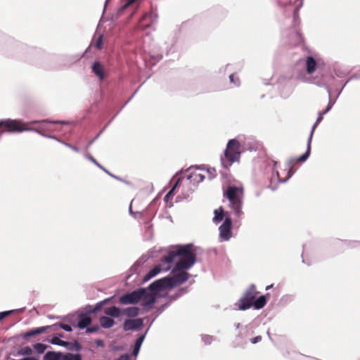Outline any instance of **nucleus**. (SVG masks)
Here are the masks:
<instances>
[{
	"label": "nucleus",
	"mask_w": 360,
	"mask_h": 360,
	"mask_svg": "<svg viewBox=\"0 0 360 360\" xmlns=\"http://www.w3.org/2000/svg\"><path fill=\"white\" fill-rule=\"evenodd\" d=\"M110 300H111V298H107L103 301H101V302L96 303V304L95 306H94L91 313H96L98 311H99L103 307V306L105 304H106L108 301H110Z\"/></svg>",
	"instance_id": "obj_31"
},
{
	"label": "nucleus",
	"mask_w": 360,
	"mask_h": 360,
	"mask_svg": "<svg viewBox=\"0 0 360 360\" xmlns=\"http://www.w3.org/2000/svg\"><path fill=\"white\" fill-rule=\"evenodd\" d=\"M333 108V105L331 104L328 103V105L325 110L323 111V113L326 115L328 112H329L331 108Z\"/></svg>",
	"instance_id": "obj_56"
},
{
	"label": "nucleus",
	"mask_w": 360,
	"mask_h": 360,
	"mask_svg": "<svg viewBox=\"0 0 360 360\" xmlns=\"http://www.w3.org/2000/svg\"><path fill=\"white\" fill-rule=\"evenodd\" d=\"M262 340V337L260 335H258L252 339H251V342L252 344H256Z\"/></svg>",
	"instance_id": "obj_46"
},
{
	"label": "nucleus",
	"mask_w": 360,
	"mask_h": 360,
	"mask_svg": "<svg viewBox=\"0 0 360 360\" xmlns=\"http://www.w3.org/2000/svg\"><path fill=\"white\" fill-rule=\"evenodd\" d=\"M202 340L205 343V345H210L214 340V338L209 335H202Z\"/></svg>",
	"instance_id": "obj_35"
},
{
	"label": "nucleus",
	"mask_w": 360,
	"mask_h": 360,
	"mask_svg": "<svg viewBox=\"0 0 360 360\" xmlns=\"http://www.w3.org/2000/svg\"><path fill=\"white\" fill-rule=\"evenodd\" d=\"M23 359H24V360H39L37 358L34 357V356H27V357H25Z\"/></svg>",
	"instance_id": "obj_61"
},
{
	"label": "nucleus",
	"mask_w": 360,
	"mask_h": 360,
	"mask_svg": "<svg viewBox=\"0 0 360 360\" xmlns=\"http://www.w3.org/2000/svg\"><path fill=\"white\" fill-rule=\"evenodd\" d=\"M333 108V105L331 104L328 103V105L325 110L323 111V113L326 115L328 112H329L331 108Z\"/></svg>",
	"instance_id": "obj_55"
},
{
	"label": "nucleus",
	"mask_w": 360,
	"mask_h": 360,
	"mask_svg": "<svg viewBox=\"0 0 360 360\" xmlns=\"http://www.w3.org/2000/svg\"><path fill=\"white\" fill-rule=\"evenodd\" d=\"M268 164H269V167H271L272 172L275 174V175L276 176L278 181L279 182L285 183L294 174V171H292V169L288 168L287 176L284 179H281L279 176L278 171L276 169L277 162H276L273 160H270L268 161Z\"/></svg>",
	"instance_id": "obj_13"
},
{
	"label": "nucleus",
	"mask_w": 360,
	"mask_h": 360,
	"mask_svg": "<svg viewBox=\"0 0 360 360\" xmlns=\"http://www.w3.org/2000/svg\"><path fill=\"white\" fill-rule=\"evenodd\" d=\"M142 319H127L123 325L124 330H139L143 326Z\"/></svg>",
	"instance_id": "obj_14"
},
{
	"label": "nucleus",
	"mask_w": 360,
	"mask_h": 360,
	"mask_svg": "<svg viewBox=\"0 0 360 360\" xmlns=\"http://www.w3.org/2000/svg\"><path fill=\"white\" fill-rule=\"evenodd\" d=\"M24 125L25 124L20 120L6 119L0 120V127H4L7 128L6 131L10 133H20L22 131L39 132V130L35 129L25 128Z\"/></svg>",
	"instance_id": "obj_6"
},
{
	"label": "nucleus",
	"mask_w": 360,
	"mask_h": 360,
	"mask_svg": "<svg viewBox=\"0 0 360 360\" xmlns=\"http://www.w3.org/2000/svg\"><path fill=\"white\" fill-rule=\"evenodd\" d=\"M120 360H130V356L129 354H123L121 356Z\"/></svg>",
	"instance_id": "obj_60"
},
{
	"label": "nucleus",
	"mask_w": 360,
	"mask_h": 360,
	"mask_svg": "<svg viewBox=\"0 0 360 360\" xmlns=\"http://www.w3.org/2000/svg\"><path fill=\"white\" fill-rule=\"evenodd\" d=\"M240 144L235 139L228 141L224 156L221 157V164L225 169H228L233 163L238 162L240 158Z\"/></svg>",
	"instance_id": "obj_2"
},
{
	"label": "nucleus",
	"mask_w": 360,
	"mask_h": 360,
	"mask_svg": "<svg viewBox=\"0 0 360 360\" xmlns=\"http://www.w3.org/2000/svg\"><path fill=\"white\" fill-rule=\"evenodd\" d=\"M193 244H186L182 245H176L172 250L168 251L167 256L162 258V263L170 264L174 262L176 257L179 258L173 269L172 272L179 271L174 274L173 276H166L157 280L149 285L151 290H161L169 288H172L178 286L186 282L190 274L184 271L190 269L195 263L196 255L192 251Z\"/></svg>",
	"instance_id": "obj_1"
},
{
	"label": "nucleus",
	"mask_w": 360,
	"mask_h": 360,
	"mask_svg": "<svg viewBox=\"0 0 360 360\" xmlns=\"http://www.w3.org/2000/svg\"><path fill=\"white\" fill-rule=\"evenodd\" d=\"M333 108V105L331 104L328 103V105L325 110L323 111V113L326 115L328 112H329L331 108Z\"/></svg>",
	"instance_id": "obj_57"
},
{
	"label": "nucleus",
	"mask_w": 360,
	"mask_h": 360,
	"mask_svg": "<svg viewBox=\"0 0 360 360\" xmlns=\"http://www.w3.org/2000/svg\"><path fill=\"white\" fill-rule=\"evenodd\" d=\"M157 19H158V14L155 12H151L148 14L145 15L143 17L141 22L149 20L150 22L148 24L142 25H141L143 29L150 27L153 23H155L157 21Z\"/></svg>",
	"instance_id": "obj_19"
},
{
	"label": "nucleus",
	"mask_w": 360,
	"mask_h": 360,
	"mask_svg": "<svg viewBox=\"0 0 360 360\" xmlns=\"http://www.w3.org/2000/svg\"><path fill=\"white\" fill-rule=\"evenodd\" d=\"M256 295V287L254 284H252L235 304V306L238 309L242 311L250 309L252 306V302L255 299Z\"/></svg>",
	"instance_id": "obj_4"
},
{
	"label": "nucleus",
	"mask_w": 360,
	"mask_h": 360,
	"mask_svg": "<svg viewBox=\"0 0 360 360\" xmlns=\"http://www.w3.org/2000/svg\"><path fill=\"white\" fill-rule=\"evenodd\" d=\"M215 169H208L207 172L210 174V177L212 178L215 176Z\"/></svg>",
	"instance_id": "obj_50"
},
{
	"label": "nucleus",
	"mask_w": 360,
	"mask_h": 360,
	"mask_svg": "<svg viewBox=\"0 0 360 360\" xmlns=\"http://www.w3.org/2000/svg\"><path fill=\"white\" fill-rule=\"evenodd\" d=\"M33 348L38 354H43L47 349V345L42 343H36L33 345Z\"/></svg>",
	"instance_id": "obj_30"
},
{
	"label": "nucleus",
	"mask_w": 360,
	"mask_h": 360,
	"mask_svg": "<svg viewBox=\"0 0 360 360\" xmlns=\"http://www.w3.org/2000/svg\"><path fill=\"white\" fill-rule=\"evenodd\" d=\"M91 318L87 313H81L79 315V321L77 323V327L79 329H84L88 327L91 323Z\"/></svg>",
	"instance_id": "obj_16"
},
{
	"label": "nucleus",
	"mask_w": 360,
	"mask_h": 360,
	"mask_svg": "<svg viewBox=\"0 0 360 360\" xmlns=\"http://www.w3.org/2000/svg\"><path fill=\"white\" fill-rule=\"evenodd\" d=\"M323 115H324V114L323 113V112L319 113L316 121L312 126L311 131H310V134H311V136H313L314 132L315 129L316 128L317 125L322 121Z\"/></svg>",
	"instance_id": "obj_32"
},
{
	"label": "nucleus",
	"mask_w": 360,
	"mask_h": 360,
	"mask_svg": "<svg viewBox=\"0 0 360 360\" xmlns=\"http://www.w3.org/2000/svg\"><path fill=\"white\" fill-rule=\"evenodd\" d=\"M214 214V217L213 218V221L215 224H218L221 221L225 216L224 210L221 207H219L218 210H215Z\"/></svg>",
	"instance_id": "obj_26"
},
{
	"label": "nucleus",
	"mask_w": 360,
	"mask_h": 360,
	"mask_svg": "<svg viewBox=\"0 0 360 360\" xmlns=\"http://www.w3.org/2000/svg\"><path fill=\"white\" fill-rule=\"evenodd\" d=\"M232 221L230 217L226 216L222 224L219 227V238L228 241L231 237Z\"/></svg>",
	"instance_id": "obj_9"
},
{
	"label": "nucleus",
	"mask_w": 360,
	"mask_h": 360,
	"mask_svg": "<svg viewBox=\"0 0 360 360\" xmlns=\"http://www.w3.org/2000/svg\"><path fill=\"white\" fill-rule=\"evenodd\" d=\"M59 327L60 328H62L63 330L67 331V332H70L72 331V327L70 326V325H68V324H64V323H60L58 324Z\"/></svg>",
	"instance_id": "obj_42"
},
{
	"label": "nucleus",
	"mask_w": 360,
	"mask_h": 360,
	"mask_svg": "<svg viewBox=\"0 0 360 360\" xmlns=\"http://www.w3.org/2000/svg\"><path fill=\"white\" fill-rule=\"evenodd\" d=\"M148 330V328L147 329V330L146 331V333L141 335H140L136 340L135 342V344L134 345L136 346H139V347H141L142 344H143V342L145 339V337H146V334L147 333V331Z\"/></svg>",
	"instance_id": "obj_36"
},
{
	"label": "nucleus",
	"mask_w": 360,
	"mask_h": 360,
	"mask_svg": "<svg viewBox=\"0 0 360 360\" xmlns=\"http://www.w3.org/2000/svg\"><path fill=\"white\" fill-rule=\"evenodd\" d=\"M160 290H151L149 288H145V294L141 297L142 306L146 310H148L152 308V306L156 301V297Z\"/></svg>",
	"instance_id": "obj_8"
},
{
	"label": "nucleus",
	"mask_w": 360,
	"mask_h": 360,
	"mask_svg": "<svg viewBox=\"0 0 360 360\" xmlns=\"http://www.w3.org/2000/svg\"><path fill=\"white\" fill-rule=\"evenodd\" d=\"M32 349H31V347H30L28 346L22 347L19 352L20 354L26 355V356H29V355L32 354Z\"/></svg>",
	"instance_id": "obj_34"
},
{
	"label": "nucleus",
	"mask_w": 360,
	"mask_h": 360,
	"mask_svg": "<svg viewBox=\"0 0 360 360\" xmlns=\"http://www.w3.org/2000/svg\"><path fill=\"white\" fill-rule=\"evenodd\" d=\"M171 269L169 264L162 263L161 264L156 265L154 268L150 269L143 277V281L146 282L150 280L152 278L157 276L161 271H167Z\"/></svg>",
	"instance_id": "obj_10"
},
{
	"label": "nucleus",
	"mask_w": 360,
	"mask_h": 360,
	"mask_svg": "<svg viewBox=\"0 0 360 360\" xmlns=\"http://www.w3.org/2000/svg\"><path fill=\"white\" fill-rule=\"evenodd\" d=\"M331 79H333V76L326 77V76H323V75H317V76H316V77H314V78L310 77H305L304 79V81L306 83L315 84L320 87H325L328 94V98H329L328 103L331 104L333 106V105L335 103V99L333 101L332 98H331V87H330V84L329 83V81Z\"/></svg>",
	"instance_id": "obj_5"
},
{
	"label": "nucleus",
	"mask_w": 360,
	"mask_h": 360,
	"mask_svg": "<svg viewBox=\"0 0 360 360\" xmlns=\"http://www.w3.org/2000/svg\"><path fill=\"white\" fill-rule=\"evenodd\" d=\"M226 198L229 200L230 207L233 210V214L238 218L243 214V191L240 188L236 186H229L225 193Z\"/></svg>",
	"instance_id": "obj_3"
},
{
	"label": "nucleus",
	"mask_w": 360,
	"mask_h": 360,
	"mask_svg": "<svg viewBox=\"0 0 360 360\" xmlns=\"http://www.w3.org/2000/svg\"><path fill=\"white\" fill-rule=\"evenodd\" d=\"M63 354L60 352H48L44 356V360H63Z\"/></svg>",
	"instance_id": "obj_23"
},
{
	"label": "nucleus",
	"mask_w": 360,
	"mask_h": 360,
	"mask_svg": "<svg viewBox=\"0 0 360 360\" xmlns=\"http://www.w3.org/2000/svg\"><path fill=\"white\" fill-rule=\"evenodd\" d=\"M139 309L136 307H130L122 309V314L130 318H134L138 316Z\"/></svg>",
	"instance_id": "obj_24"
},
{
	"label": "nucleus",
	"mask_w": 360,
	"mask_h": 360,
	"mask_svg": "<svg viewBox=\"0 0 360 360\" xmlns=\"http://www.w3.org/2000/svg\"><path fill=\"white\" fill-rule=\"evenodd\" d=\"M50 342L55 345L62 346V347H67L69 345L68 342L63 341L60 340L58 337H53L50 340Z\"/></svg>",
	"instance_id": "obj_28"
},
{
	"label": "nucleus",
	"mask_w": 360,
	"mask_h": 360,
	"mask_svg": "<svg viewBox=\"0 0 360 360\" xmlns=\"http://www.w3.org/2000/svg\"><path fill=\"white\" fill-rule=\"evenodd\" d=\"M100 324L103 328L108 329L110 328L115 325V321L108 316H104L100 318Z\"/></svg>",
	"instance_id": "obj_22"
},
{
	"label": "nucleus",
	"mask_w": 360,
	"mask_h": 360,
	"mask_svg": "<svg viewBox=\"0 0 360 360\" xmlns=\"http://www.w3.org/2000/svg\"><path fill=\"white\" fill-rule=\"evenodd\" d=\"M131 216L134 219H139L141 217H142V212H134V214H131Z\"/></svg>",
	"instance_id": "obj_49"
},
{
	"label": "nucleus",
	"mask_w": 360,
	"mask_h": 360,
	"mask_svg": "<svg viewBox=\"0 0 360 360\" xmlns=\"http://www.w3.org/2000/svg\"><path fill=\"white\" fill-rule=\"evenodd\" d=\"M95 165H96L98 168H100L101 169H102L103 171H104L105 172L106 171V169L105 167H103L101 164H99L98 162H97V164H96Z\"/></svg>",
	"instance_id": "obj_63"
},
{
	"label": "nucleus",
	"mask_w": 360,
	"mask_h": 360,
	"mask_svg": "<svg viewBox=\"0 0 360 360\" xmlns=\"http://www.w3.org/2000/svg\"><path fill=\"white\" fill-rule=\"evenodd\" d=\"M136 0H126L125 4L122 6V9H125L132 5Z\"/></svg>",
	"instance_id": "obj_44"
},
{
	"label": "nucleus",
	"mask_w": 360,
	"mask_h": 360,
	"mask_svg": "<svg viewBox=\"0 0 360 360\" xmlns=\"http://www.w3.org/2000/svg\"><path fill=\"white\" fill-rule=\"evenodd\" d=\"M334 73L338 77H342L346 74V70H342L340 68H335Z\"/></svg>",
	"instance_id": "obj_38"
},
{
	"label": "nucleus",
	"mask_w": 360,
	"mask_h": 360,
	"mask_svg": "<svg viewBox=\"0 0 360 360\" xmlns=\"http://www.w3.org/2000/svg\"><path fill=\"white\" fill-rule=\"evenodd\" d=\"M333 108V105L331 104L328 103V105L325 110L323 111V113L326 115L328 112H329L331 108Z\"/></svg>",
	"instance_id": "obj_54"
},
{
	"label": "nucleus",
	"mask_w": 360,
	"mask_h": 360,
	"mask_svg": "<svg viewBox=\"0 0 360 360\" xmlns=\"http://www.w3.org/2000/svg\"><path fill=\"white\" fill-rule=\"evenodd\" d=\"M49 327L50 326H42V327H39V328H32V329L27 331L26 333H23L22 335V338L23 339H27L29 338L35 336L37 335L44 333L47 330V329L49 328Z\"/></svg>",
	"instance_id": "obj_17"
},
{
	"label": "nucleus",
	"mask_w": 360,
	"mask_h": 360,
	"mask_svg": "<svg viewBox=\"0 0 360 360\" xmlns=\"http://www.w3.org/2000/svg\"><path fill=\"white\" fill-rule=\"evenodd\" d=\"M333 108V105L331 104L328 103V105L325 110L323 111V113L326 115L328 112H329L331 108Z\"/></svg>",
	"instance_id": "obj_58"
},
{
	"label": "nucleus",
	"mask_w": 360,
	"mask_h": 360,
	"mask_svg": "<svg viewBox=\"0 0 360 360\" xmlns=\"http://www.w3.org/2000/svg\"><path fill=\"white\" fill-rule=\"evenodd\" d=\"M95 165H96L98 168H100L101 169H102L103 171H104L105 172L106 171V169L105 167H103L101 164H99L98 162H97V164H96Z\"/></svg>",
	"instance_id": "obj_64"
},
{
	"label": "nucleus",
	"mask_w": 360,
	"mask_h": 360,
	"mask_svg": "<svg viewBox=\"0 0 360 360\" xmlns=\"http://www.w3.org/2000/svg\"><path fill=\"white\" fill-rule=\"evenodd\" d=\"M295 4H297V8H295L294 11V15H296L300 8L302 6L303 4V0H296Z\"/></svg>",
	"instance_id": "obj_43"
},
{
	"label": "nucleus",
	"mask_w": 360,
	"mask_h": 360,
	"mask_svg": "<svg viewBox=\"0 0 360 360\" xmlns=\"http://www.w3.org/2000/svg\"><path fill=\"white\" fill-rule=\"evenodd\" d=\"M63 360H82V356L79 354L67 353L63 354Z\"/></svg>",
	"instance_id": "obj_29"
},
{
	"label": "nucleus",
	"mask_w": 360,
	"mask_h": 360,
	"mask_svg": "<svg viewBox=\"0 0 360 360\" xmlns=\"http://www.w3.org/2000/svg\"><path fill=\"white\" fill-rule=\"evenodd\" d=\"M102 44H103V35H100L96 42H95V44H94V46L98 49H102Z\"/></svg>",
	"instance_id": "obj_37"
},
{
	"label": "nucleus",
	"mask_w": 360,
	"mask_h": 360,
	"mask_svg": "<svg viewBox=\"0 0 360 360\" xmlns=\"http://www.w3.org/2000/svg\"><path fill=\"white\" fill-rule=\"evenodd\" d=\"M145 294V288H139L131 292L122 295L119 297V302L121 304H135L141 301V297Z\"/></svg>",
	"instance_id": "obj_7"
},
{
	"label": "nucleus",
	"mask_w": 360,
	"mask_h": 360,
	"mask_svg": "<svg viewBox=\"0 0 360 360\" xmlns=\"http://www.w3.org/2000/svg\"><path fill=\"white\" fill-rule=\"evenodd\" d=\"M91 70L100 80H103L104 79V68L99 61H96L93 63Z\"/></svg>",
	"instance_id": "obj_18"
},
{
	"label": "nucleus",
	"mask_w": 360,
	"mask_h": 360,
	"mask_svg": "<svg viewBox=\"0 0 360 360\" xmlns=\"http://www.w3.org/2000/svg\"><path fill=\"white\" fill-rule=\"evenodd\" d=\"M266 304V300L265 296L262 295L259 297H258L257 299L254 300L252 307H253L256 309H260L263 308Z\"/></svg>",
	"instance_id": "obj_25"
},
{
	"label": "nucleus",
	"mask_w": 360,
	"mask_h": 360,
	"mask_svg": "<svg viewBox=\"0 0 360 360\" xmlns=\"http://www.w3.org/2000/svg\"><path fill=\"white\" fill-rule=\"evenodd\" d=\"M14 311H15V310H9V311H5L0 312V321L4 319L6 316L11 314Z\"/></svg>",
	"instance_id": "obj_41"
},
{
	"label": "nucleus",
	"mask_w": 360,
	"mask_h": 360,
	"mask_svg": "<svg viewBox=\"0 0 360 360\" xmlns=\"http://www.w3.org/2000/svg\"><path fill=\"white\" fill-rule=\"evenodd\" d=\"M68 148L72 149L73 151L78 153L79 151V148L72 144L70 146H68Z\"/></svg>",
	"instance_id": "obj_59"
},
{
	"label": "nucleus",
	"mask_w": 360,
	"mask_h": 360,
	"mask_svg": "<svg viewBox=\"0 0 360 360\" xmlns=\"http://www.w3.org/2000/svg\"><path fill=\"white\" fill-rule=\"evenodd\" d=\"M84 155L85 158H86L87 160L91 161L94 165L97 164L96 160L91 154H89L88 152H85Z\"/></svg>",
	"instance_id": "obj_39"
},
{
	"label": "nucleus",
	"mask_w": 360,
	"mask_h": 360,
	"mask_svg": "<svg viewBox=\"0 0 360 360\" xmlns=\"http://www.w3.org/2000/svg\"><path fill=\"white\" fill-rule=\"evenodd\" d=\"M178 182L172 188V189L167 193V196H170L173 194L174 190L176 189L177 186Z\"/></svg>",
	"instance_id": "obj_52"
},
{
	"label": "nucleus",
	"mask_w": 360,
	"mask_h": 360,
	"mask_svg": "<svg viewBox=\"0 0 360 360\" xmlns=\"http://www.w3.org/2000/svg\"><path fill=\"white\" fill-rule=\"evenodd\" d=\"M93 308H94V306H91V305H87V306L86 307V308H85V309H86V312H85V313H87L88 314H92V313H91V311H92Z\"/></svg>",
	"instance_id": "obj_51"
},
{
	"label": "nucleus",
	"mask_w": 360,
	"mask_h": 360,
	"mask_svg": "<svg viewBox=\"0 0 360 360\" xmlns=\"http://www.w3.org/2000/svg\"><path fill=\"white\" fill-rule=\"evenodd\" d=\"M317 66H318V63H317V61L315 60V58L312 56H307L305 58V68H306V71H307V73L308 75H304L302 78V81L305 82L304 81V79L305 77H310L314 78V77L311 76V75L313 74L316 71Z\"/></svg>",
	"instance_id": "obj_12"
},
{
	"label": "nucleus",
	"mask_w": 360,
	"mask_h": 360,
	"mask_svg": "<svg viewBox=\"0 0 360 360\" xmlns=\"http://www.w3.org/2000/svg\"><path fill=\"white\" fill-rule=\"evenodd\" d=\"M104 313L108 316L112 318H118L122 314V309L117 307L113 306L109 308H105L104 309Z\"/></svg>",
	"instance_id": "obj_20"
},
{
	"label": "nucleus",
	"mask_w": 360,
	"mask_h": 360,
	"mask_svg": "<svg viewBox=\"0 0 360 360\" xmlns=\"http://www.w3.org/2000/svg\"><path fill=\"white\" fill-rule=\"evenodd\" d=\"M98 326H91V327H87L86 328V332L87 333H96L98 330Z\"/></svg>",
	"instance_id": "obj_40"
},
{
	"label": "nucleus",
	"mask_w": 360,
	"mask_h": 360,
	"mask_svg": "<svg viewBox=\"0 0 360 360\" xmlns=\"http://www.w3.org/2000/svg\"><path fill=\"white\" fill-rule=\"evenodd\" d=\"M140 348H141V347H139V346H136V345L134 346L132 354L134 356H136L139 354Z\"/></svg>",
	"instance_id": "obj_45"
},
{
	"label": "nucleus",
	"mask_w": 360,
	"mask_h": 360,
	"mask_svg": "<svg viewBox=\"0 0 360 360\" xmlns=\"http://www.w3.org/2000/svg\"><path fill=\"white\" fill-rule=\"evenodd\" d=\"M40 122L41 121H39V120H32V121H30V122H23L25 124L24 127L25 128H27V126L31 125V124H37V123H40Z\"/></svg>",
	"instance_id": "obj_47"
},
{
	"label": "nucleus",
	"mask_w": 360,
	"mask_h": 360,
	"mask_svg": "<svg viewBox=\"0 0 360 360\" xmlns=\"http://www.w3.org/2000/svg\"><path fill=\"white\" fill-rule=\"evenodd\" d=\"M95 342H96V345L97 347H104V342L102 340H100V339L96 340Z\"/></svg>",
	"instance_id": "obj_48"
},
{
	"label": "nucleus",
	"mask_w": 360,
	"mask_h": 360,
	"mask_svg": "<svg viewBox=\"0 0 360 360\" xmlns=\"http://www.w3.org/2000/svg\"><path fill=\"white\" fill-rule=\"evenodd\" d=\"M205 179V176L201 174H192L188 176V180L194 181L195 183H200Z\"/></svg>",
	"instance_id": "obj_27"
},
{
	"label": "nucleus",
	"mask_w": 360,
	"mask_h": 360,
	"mask_svg": "<svg viewBox=\"0 0 360 360\" xmlns=\"http://www.w3.org/2000/svg\"><path fill=\"white\" fill-rule=\"evenodd\" d=\"M95 165H96L98 168H100L101 169H102L103 171H104L105 172L106 171V169L105 167H103L101 164H99L98 162H97V164H96Z\"/></svg>",
	"instance_id": "obj_62"
},
{
	"label": "nucleus",
	"mask_w": 360,
	"mask_h": 360,
	"mask_svg": "<svg viewBox=\"0 0 360 360\" xmlns=\"http://www.w3.org/2000/svg\"><path fill=\"white\" fill-rule=\"evenodd\" d=\"M49 123H60V124H68V122L65 121H49V120H42L40 122V125L38 128H34L35 129L39 130V132H37V134H40L41 136L49 138V139H56V136H51V135H47L44 133V131H47V127L46 124Z\"/></svg>",
	"instance_id": "obj_15"
},
{
	"label": "nucleus",
	"mask_w": 360,
	"mask_h": 360,
	"mask_svg": "<svg viewBox=\"0 0 360 360\" xmlns=\"http://www.w3.org/2000/svg\"><path fill=\"white\" fill-rule=\"evenodd\" d=\"M312 137L313 136H311V134H309V136L307 140V150L305 151V153L304 154H302L301 156H300L298 158L297 161L300 162H304L309 157L310 152H311V143L312 141Z\"/></svg>",
	"instance_id": "obj_21"
},
{
	"label": "nucleus",
	"mask_w": 360,
	"mask_h": 360,
	"mask_svg": "<svg viewBox=\"0 0 360 360\" xmlns=\"http://www.w3.org/2000/svg\"><path fill=\"white\" fill-rule=\"evenodd\" d=\"M229 80L230 82L235 86H238L240 85L239 79L236 77L233 73L230 74Z\"/></svg>",
	"instance_id": "obj_33"
},
{
	"label": "nucleus",
	"mask_w": 360,
	"mask_h": 360,
	"mask_svg": "<svg viewBox=\"0 0 360 360\" xmlns=\"http://www.w3.org/2000/svg\"><path fill=\"white\" fill-rule=\"evenodd\" d=\"M54 139L56 140L57 141H58L59 143H62L63 145L65 146L68 148V146H70V143H67V142H65L64 141H62V140H60V139H58L56 137Z\"/></svg>",
	"instance_id": "obj_53"
},
{
	"label": "nucleus",
	"mask_w": 360,
	"mask_h": 360,
	"mask_svg": "<svg viewBox=\"0 0 360 360\" xmlns=\"http://www.w3.org/2000/svg\"><path fill=\"white\" fill-rule=\"evenodd\" d=\"M171 269L169 264L162 263L161 264L156 265L154 268L150 269L143 277V281L146 282L150 280L152 278L157 276L161 271H167Z\"/></svg>",
	"instance_id": "obj_11"
}]
</instances>
